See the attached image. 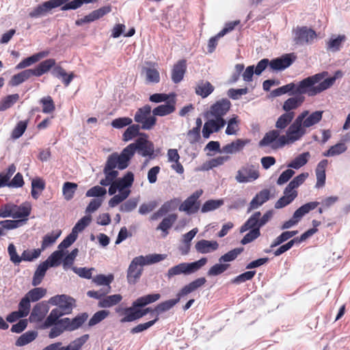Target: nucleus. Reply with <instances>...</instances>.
Wrapping results in <instances>:
<instances>
[{
	"label": "nucleus",
	"instance_id": "58",
	"mask_svg": "<svg viewBox=\"0 0 350 350\" xmlns=\"http://www.w3.org/2000/svg\"><path fill=\"white\" fill-rule=\"evenodd\" d=\"M243 251V247H237V248H234L230 251H229L228 252H227L226 254L222 255L219 258V262L220 263L221 262H231V261H233L234 260H235L237 256Z\"/></svg>",
	"mask_w": 350,
	"mask_h": 350
},
{
	"label": "nucleus",
	"instance_id": "35",
	"mask_svg": "<svg viewBox=\"0 0 350 350\" xmlns=\"http://www.w3.org/2000/svg\"><path fill=\"white\" fill-rule=\"evenodd\" d=\"M52 74L54 77L62 79V82L66 87L70 85V82L75 77L73 72L68 74L64 69L59 66L54 67L52 70Z\"/></svg>",
	"mask_w": 350,
	"mask_h": 350
},
{
	"label": "nucleus",
	"instance_id": "49",
	"mask_svg": "<svg viewBox=\"0 0 350 350\" xmlns=\"http://www.w3.org/2000/svg\"><path fill=\"white\" fill-rule=\"evenodd\" d=\"M38 336L36 331H29L22 334L16 341V345L22 347L34 340Z\"/></svg>",
	"mask_w": 350,
	"mask_h": 350
},
{
	"label": "nucleus",
	"instance_id": "51",
	"mask_svg": "<svg viewBox=\"0 0 350 350\" xmlns=\"http://www.w3.org/2000/svg\"><path fill=\"white\" fill-rule=\"evenodd\" d=\"M46 294V288L37 287L30 290L25 296L27 297L30 301L35 302L44 297Z\"/></svg>",
	"mask_w": 350,
	"mask_h": 350
},
{
	"label": "nucleus",
	"instance_id": "25",
	"mask_svg": "<svg viewBox=\"0 0 350 350\" xmlns=\"http://www.w3.org/2000/svg\"><path fill=\"white\" fill-rule=\"evenodd\" d=\"M49 311V306L46 303L40 302L35 305L29 317L31 322L41 321Z\"/></svg>",
	"mask_w": 350,
	"mask_h": 350
},
{
	"label": "nucleus",
	"instance_id": "27",
	"mask_svg": "<svg viewBox=\"0 0 350 350\" xmlns=\"http://www.w3.org/2000/svg\"><path fill=\"white\" fill-rule=\"evenodd\" d=\"M270 198V191L268 189H263L258 193L250 203L248 212L258 208L265 202L268 201Z\"/></svg>",
	"mask_w": 350,
	"mask_h": 350
},
{
	"label": "nucleus",
	"instance_id": "24",
	"mask_svg": "<svg viewBox=\"0 0 350 350\" xmlns=\"http://www.w3.org/2000/svg\"><path fill=\"white\" fill-rule=\"evenodd\" d=\"M219 248V243L216 241L201 239L195 245L196 250L200 254L212 253Z\"/></svg>",
	"mask_w": 350,
	"mask_h": 350
},
{
	"label": "nucleus",
	"instance_id": "33",
	"mask_svg": "<svg viewBox=\"0 0 350 350\" xmlns=\"http://www.w3.org/2000/svg\"><path fill=\"white\" fill-rule=\"evenodd\" d=\"M304 100V98L301 96L297 95L294 97L288 98L283 104L282 109L286 113H291L292 110L296 109L301 105Z\"/></svg>",
	"mask_w": 350,
	"mask_h": 350
},
{
	"label": "nucleus",
	"instance_id": "1",
	"mask_svg": "<svg viewBox=\"0 0 350 350\" xmlns=\"http://www.w3.org/2000/svg\"><path fill=\"white\" fill-rule=\"evenodd\" d=\"M231 107V103L227 98H222L210 107L207 112L208 120L204 123L202 129V136L208 139L211 134L218 132L226 124L223 116L227 113Z\"/></svg>",
	"mask_w": 350,
	"mask_h": 350
},
{
	"label": "nucleus",
	"instance_id": "5",
	"mask_svg": "<svg viewBox=\"0 0 350 350\" xmlns=\"http://www.w3.org/2000/svg\"><path fill=\"white\" fill-rule=\"evenodd\" d=\"M301 118L297 117L288 127L286 134L281 135L276 142L274 148H282L286 144H293L300 140L307 133V131L301 123Z\"/></svg>",
	"mask_w": 350,
	"mask_h": 350
},
{
	"label": "nucleus",
	"instance_id": "52",
	"mask_svg": "<svg viewBox=\"0 0 350 350\" xmlns=\"http://www.w3.org/2000/svg\"><path fill=\"white\" fill-rule=\"evenodd\" d=\"M77 184L70 182H66L63 185L62 193L66 200L69 201L73 198L74 194L77 189Z\"/></svg>",
	"mask_w": 350,
	"mask_h": 350
},
{
	"label": "nucleus",
	"instance_id": "10",
	"mask_svg": "<svg viewBox=\"0 0 350 350\" xmlns=\"http://www.w3.org/2000/svg\"><path fill=\"white\" fill-rule=\"evenodd\" d=\"M151 107L146 105L139 108L134 116V120L143 130H150L156 124L157 118L151 116Z\"/></svg>",
	"mask_w": 350,
	"mask_h": 350
},
{
	"label": "nucleus",
	"instance_id": "36",
	"mask_svg": "<svg viewBox=\"0 0 350 350\" xmlns=\"http://www.w3.org/2000/svg\"><path fill=\"white\" fill-rule=\"evenodd\" d=\"M177 219V215L170 214L163 219L159 225L157 227V230H161L163 233V237H166L169 232V229L172 228L173 224Z\"/></svg>",
	"mask_w": 350,
	"mask_h": 350
},
{
	"label": "nucleus",
	"instance_id": "4",
	"mask_svg": "<svg viewBox=\"0 0 350 350\" xmlns=\"http://www.w3.org/2000/svg\"><path fill=\"white\" fill-rule=\"evenodd\" d=\"M206 282V280L204 278H199L183 287L177 293V297L176 299H169L158 304L154 309V312L157 313V317H159V314L172 308L179 302L182 297L195 291L198 288L203 286Z\"/></svg>",
	"mask_w": 350,
	"mask_h": 350
},
{
	"label": "nucleus",
	"instance_id": "14",
	"mask_svg": "<svg viewBox=\"0 0 350 350\" xmlns=\"http://www.w3.org/2000/svg\"><path fill=\"white\" fill-rule=\"evenodd\" d=\"M70 0H49L33 8L29 14V17L38 18L46 16L52 9L65 5Z\"/></svg>",
	"mask_w": 350,
	"mask_h": 350
},
{
	"label": "nucleus",
	"instance_id": "32",
	"mask_svg": "<svg viewBox=\"0 0 350 350\" xmlns=\"http://www.w3.org/2000/svg\"><path fill=\"white\" fill-rule=\"evenodd\" d=\"M137 308H141L140 306H134L133 304L132 306L125 308L124 309V317L120 319L121 323L132 322L140 319L139 309Z\"/></svg>",
	"mask_w": 350,
	"mask_h": 350
},
{
	"label": "nucleus",
	"instance_id": "38",
	"mask_svg": "<svg viewBox=\"0 0 350 350\" xmlns=\"http://www.w3.org/2000/svg\"><path fill=\"white\" fill-rule=\"evenodd\" d=\"M175 102L169 101L165 104L159 105L152 110V114L156 116H164L172 113L175 111Z\"/></svg>",
	"mask_w": 350,
	"mask_h": 350
},
{
	"label": "nucleus",
	"instance_id": "16",
	"mask_svg": "<svg viewBox=\"0 0 350 350\" xmlns=\"http://www.w3.org/2000/svg\"><path fill=\"white\" fill-rule=\"evenodd\" d=\"M75 300L66 295H55L51 297L49 303L53 306H58L57 308L59 309L64 314H70L72 310Z\"/></svg>",
	"mask_w": 350,
	"mask_h": 350
},
{
	"label": "nucleus",
	"instance_id": "63",
	"mask_svg": "<svg viewBox=\"0 0 350 350\" xmlns=\"http://www.w3.org/2000/svg\"><path fill=\"white\" fill-rule=\"evenodd\" d=\"M223 200H210L206 201L201 208L202 213H207L214 211L223 205Z\"/></svg>",
	"mask_w": 350,
	"mask_h": 350
},
{
	"label": "nucleus",
	"instance_id": "57",
	"mask_svg": "<svg viewBox=\"0 0 350 350\" xmlns=\"http://www.w3.org/2000/svg\"><path fill=\"white\" fill-rule=\"evenodd\" d=\"M297 233V230L283 232L280 235H279L273 240V241L271 244V247H275L282 244L284 241L288 240L289 239L296 235Z\"/></svg>",
	"mask_w": 350,
	"mask_h": 350
},
{
	"label": "nucleus",
	"instance_id": "60",
	"mask_svg": "<svg viewBox=\"0 0 350 350\" xmlns=\"http://www.w3.org/2000/svg\"><path fill=\"white\" fill-rule=\"evenodd\" d=\"M92 217L90 215H85L79 219L72 230V232L78 237L79 232H81L91 222Z\"/></svg>",
	"mask_w": 350,
	"mask_h": 350
},
{
	"label": "nucleus",
	"instance_id": "11",
	"mask_svg": "<svg viewBox=\"0 0 350 350\" xmlns=\"http://www.w3.org/2000/svg\"><path fill=\"white\" fill-rule=\"evenodd\" d=\"M273 214V211H267L262 216L260 211L255 212L241 227L240 232L243 233L254 226H257L260 229L272 218Z\"/></svg>",
	"mask_w": 350,
	"mask_h": 350
},
{
	"label": "nucleus",
	"instance_id": "45",
	"mask_svg": "<svg viewBox=\"0 0 350 350\" xmlns=\"http://www.w3.org/2000/svg\"><path fill=\"white\" fill-rule=\"evenodd\" d=\"M161 298L159 293L149 294L143 297H140L133 301L134 306L144 307L149 304L157 301Z\"/></svg>",
	"mask_w": 350,
	"mask_h": 350
},
{
	"label": "nucleus",
	"instance_id": "15",
	"mask_svg": "<svg viewBox=\"0 0 350 350\" xmlns=\"http://www.w3.org/2000/svg\"><path fill=\"white\" fill-rule=\"evenodd\" d=\"M294 42L299 45L310 44L317 38L316 32L307 27H297L293 31Z\"/></svg>",
	"mask_w": 350,
	"mask_h": 350
},
{
	"label": "nucleus",
	"instance_id": "8",
	"mask_svg": "<svg viewBox=\"0 0 350 350\" xmlns=\"http://www.w3.org/2000/svg\"><path fill=\"white\" fill-rule=\"evenodd\" d=\"M207 262L206 258H202L200 260L193 262H181L170 268L166 273L168 279L183 274L188 275L198 271L201 267L204 266Z\"/></svg>",
	"mask_w": 350,
	"mask_h": 350
},
{
	"label": "nucleus",
	"instance_id": "37",
	"mask_svg": "<svg viewBox=\"0 0 350 350\" xmlns=\"http://www.w3.org/2000/svg\"><path fill=\"white\" fill-rule=\"evenodd\" d=\"M280 136L278 130H272L265 135L263 138L260 141L259 146L263 147L271 144V147L275 148L273 145H275Z\"/></svg>",
	"mask_w": 350,
	"mask_h": 350
},
{
	"label": "nucleus",
	"instance_id": "62",
	"mask_svg": "<svg viewBox=\"0 0 350 350\" xmlns=\"http://www.w3.org/2000/svg\"><path fill=\"white\" fill-rule=\"evenodd\" d=\"M250 230V232H247L241 241L243 245L251 243L260 235V229L257 226L252 227Z\"/></svg>",
	"mask_w": 350,
	"mask_h": 350
},
{
	"label": "nucleus",
	"instance_id": "46",
	"mask_svg": "<svg viewBox=\"0 0 350 350\" xmlns=\"http://www.w3.org/2000/svg\"><path fill=\"white\" fill-rule=\"evenodd\" d=\"M310 154L309 152H306L302 154H300L297 157L295 158L290 163L287 165L288 167L293 168V169H299L304 165H306L310 158Z\"/></svg>",
	"mask_w": 350,
	"mask_h": 350
},
{
	"label": "nucleus",
	"instance_id": "61",
	"mask_svg": "<svg viewBox=\"0 0 350 350\" xmlns=\"http://www.w3.org/2000/svg\"><path fill=\"white\" fill-rule=\"evenodd\" d=\"M295 89V83H290L282 87H280L274 90H273L271 93V96L273 97L280 96L286 93H290L291 94H294Z\"/></svg>",
	"mask_w": 350,
	"mask_h": 350
},
{
	"label": "nucleus",
	"instance_id": "44",
	"mask_svg": "<svg viewBox=\"0 0 350 350\" xmlns=\"http://www.w3.org/2000/svg\"><path fill=\"white\" fill-rule=\"evenodd\" d=\"M129 126L122 135L124 142H128L138 135H143L147 137L146 134L139 133V130L142 129L139 124H130Z\"/></svg>",
	"mask_w": 350,
	"mask_h": 350
},
{
	"label": "nucleus",
	"instance_id": "30",
	"mask_svg": "<svg viewBox=\"0 0 350 350\" xmlns=\"http://www.w3.org/2000/svg\"><path fill=\"white\" fill-rule=\"evenodd\" d=\"M319 204V202H310L302 205L293 213V219L296 220L295 221L299 223V221L306 214L316 208Z\"/></svg>",
	"mask_w": 350,
	"mask_h": 350
},
{
	"label": "nucleus",
	"instance_id": "55",
	"mask_svg": "<svg viewBox=\"0 0 350 350\" xmlns=\"http://www.w3.org/2000/svg\"><path fill=\"white\" fill-rule=\"evenodd\" d=\"M96 0H70L61 8V10L66 11L69 10H77L82 6L84 3H91Z\"/></svg>",
	"mask_w": 350,
	"mask_h": 350
},
{
	"label": "nucleus",
	"instance_id": "19",
	"mask_svg": "<svg viewBox=\"0 0 350 350\" xmlns=\"http://www.w3.org/2000/svg\"><path fill=\"white\" fill-rule=\"evenodd\" d=\"M202 194V190L195 191L191 196L187 198L180 206L179 210L185 211L187 214H193L199 209V204L197 200Z\"/></svg>",
	"mask_w": 350,
	"mask_h": 350
},
{
	"label": "nucleus",
	"instance_id": "22",
	"mask_svg": "<svg viewBox=\"0 0 350 350\" xmlns=\"http://www.w3.org/2000/svg\"><path fill=\"white\" fill-rule=\"evenodd\" d=\"M31 205L27 202L23 203L19 206L13 204L11 217L21 219L20 220H23V222L25 221L31 213Z\"/></svg>",
	"mask_w": 350,
	"mask_h": 350
},
{
	"label": "nucleus",
	"instance_id": "50",
	"mask_svg": "<svg viewBox=\"0 0 350 350\" xmlns=\"http://www.w3.org/2000/svg\"><path fill=\"white\" fill-rule=\"evenodd\" d=\"M62 232L61 230H55L52 232L51 233L46 234L43 237L41 248V251L44 250L46 248L53 244L57 238L60 236Z\"/></svg>",
	"mask_w": 350,
	"mask_h": 350
},
{
	"label": "nucleus",
	"instance_id": "28",
	"mask_svg": "<svg viewBox=\"0 0 350 350\" xmlns=\"http://www.w3.org/2000/svg\"><path fill=\"white\" fill-rule=\"evenodd\" d=\"M186 70L185 60H180L174 66L172 72V80L174 83L180 82L184 77Z\"/></svg>",
	"mask_w": 350,
	"mask_h": 350
},
{
	"label": "nucleus",
	"instance_id": "6",
	"mask_svg": "<svg viewBox=\"0 0 350 350\" xmlns=\"http://www.w3.org/2000/svg\"><path fill=\"white\" fill-rule=\"evenodd\" d=\"M327 76L328 72L324 71L308 77L298 83H295L294 94L299 96L306 93L309 96H314L319 94L320 92H316V88L319 86V83L322 80Z\"/></svg>",
	"mask_w": 350,
	"mask_h": 350
},
{
	"label": "nucleus",
	"instance_id": "54",
	"mask_svg": "<svg viewBox=\"0 0 350 350\" xmlns=\"http://www.w3.org/2000/svg\"><path fill=\"white\" fill-rule=\"evenodd\" d=\"M19 99L18 94L8 95L0 102V111H5L13 106Z\"/></svg>",
	"mask_w": 350,
	"mask_h": 350
},
{
	"label": "nucleus",
	"instance_id": "3",
	"mask_svg": "<svg viewBox=\"0 0 350 350\" xmlns=\"http://www.w3.org/2000/svg\"><path fill=\"white\" fill-rule=\"evenodd\" d=\"M164 254H149L139 256L134 258L127 270V280L129 283L135 284L142 275L144 265H152L160 262L165 258Z\"/></svg>",
	"mask_w": 350,
	"mask_h": 350
},
{
	"label": "nucleus",
	"instance_id": "20",
	"mask_svg": "<svg viewBox=\"0 0 350 350\" xmlns=\"http://www.w3.org/2000/svg\"><path fill=\"white\" fill-rule=\"evenodd\" d=\"M111 11L110 5L103 6L98 10L92 11L89 14L85 16L83 18H79L76 21L75 24L78 26L82 25L84 23L93 22L97 19L100 18L105 14Z\"/></svg>",
	"mask_w": 350,
	"mask_h": 350
},
{
	"label": "nucleus",
	"instance_id": "64",
	"mask_svg": "<svg viewBox=\"0 0 350 350\" xmlns=\"http://www.w3.org/2000/svg\"><path fill=\"white\" fill-rule=\"evenodd\" d=\"M40 103L42 105V112L44 113H52L55 109L54 102L49 96L42 98Z\"/></svg>",
	"mask_w": 350,
	"mask_h": 350
},
{
	"label": "nucleus",
	"instance_id": "47",
	"mask_svg": "<svg viewBox=\"0 0 350 350\" xmlns=\"http://www.w3.org/2000/svg\"><path fill=\"white\" fill-rule=\"evenodd\" d=\"M90 336L88 334H84L73 341L66 347H62L61 350H81L83 345L88 340Z\"/></svg>",
	"mask_w": 350,
	"mask_h": 350
},
{
	"label": "nucleus",
	"instance_id": "31",
	"mask_svg": "<svg viewBox=\"0 0 350 350\" xmlns=\"http://www.w3.org/2000/svg\"><path fill=\"white\" fill-rule=\"evenodd\" d=\"M346 40L347 37L345 35H338L336 37L332 36L326 43V49L332 52L338 51Z\"/></svg>",
	"mask_w": 350,
	"mask_h": 350
},
{
	"label": "nucleus",
	"instance_id": "43",
	"mask_svg": "<svg viewBox=\"0 0 350 350\" xmlns=\"http://www.w3.org/2000/svg\"><path fill=\"white\" fill-rule=\"evenodd\" d=\"M48 269L49 267L46 265V262H43L38 265L33 277V286H37L42 282Z\"/></svg>",
	"mask_w": 350,
	"mask_h": 350
},
{
	"label": "nucleus",
	"instance_id": "53",
	"mask_svg": "<svg viewBox=\"0 0 350 350\" xmlns=\"http://www.w3.org/2000/svg\"><path fill=\"white\" fill-rule=\"evenodd\" d=\"M55 60L54 59H48L42 62L37 67L35 68L37 77H40L47 72L51 68L55 66Z\"/></svg>",
	"mask_w": 350,
	"mask_h": 350
},
{
	"label": "nucleus",
	"instance_id": "12",
	"mask_svg": "<svg viewBox=\"0 0 350 350\" xmlns=\"http://www.w3.org/2000/svg\"><path fill=\"white\" fill-rule=\"evenodd\" d=\"M133 145H129L123 149L122 152L118 154V153H113L109 156L107 161H109V165L117 167L119 170H124L129 165V162L134 153L132 150Z\"/></svg>",
	"mask_w": 350,
	"mask_h": 350
},
{
	"label": "nucleus",
	"instance_id": "26",
	"mask_svg": "<svg viewBox=\"0 0 350 350\" xmlns=\"http://www.w3.org/2000/svg\"><path fill=\"white\" fill-rule=\"evenodd\" d=\"M250 142V140L237 139V140L224 146L221 152L226 154H235L240 152L244 146Z\"/></svg>",
	"mask_w": 350,
	"mask_h": 350
},
{
	"label": "nucleus",
	"instance_id": "17",
	"mask_svg": "<svg viewBox=\"0 0 350 350\" xmlns=\"http://www.w3.org/2000/svg\"><path fill=\"white\" fill-rule=\"evenodd\" d=\"M323 111H316L310 113L309 111L304 110L300 113L297 117L301 118V123L306 129L310 128L318 124L322 119Z\"/></svg>",
	"mask_w": 350,
	"mask_h": 350
},
{
	"label": "nucleus",
	"instance_id": "7",
	"mask_svg": "<svg viewBox=\"0 0 350 350\" xmlns=\"http://www.w3.org/2000/svg\"><path fill=\"white\" fill-rule=\"evenodd\" d=\"M308 176V173H301L295 177L286 187L284 196L275 204V208H282L291 204L297 196L296 189L299 187Z\"/></svg>",
	"mask_w": 350,
	"mask_h": 350
},
{
	"label": "nucleus",
	"instance_id": "40",
	"mask_svg": "<svg viewBox=\"0 0 350 350\" xmlns=\"http://www.w3.org/2000/svg\"><path fill=\"white\" fill-rule=\"evenodd\" d=\"M47 55H48V53L45 52V51H42V52H40L36 54H34L27 58L24 59L23 61H21L18 64L16 65V69H23L26 67L30 66L32 64L38 62L40 59L46 57Z\"/></svg>",
	"mask_w": 350,
	"mask_h": 350
},
{
	"label": "nucleus",
	"instance_id": "56",
	"mask_svg": "<svg viewBox=\"0 0 350 350\" xmlns=\"http://www.w3.org/2000/svg\"><path fill=\"white\" fill-rule=\"evenodd\" d=\"M63 315L64 314L59 311V309L57 308L53 309L44 321V326L49 327L56 324L59 321V318Z\"/></svg>",
	"mask_w": 350,
	"mask_h": 350
},
{
	"label": "nucleus",
	"instance_id": "59",
	"mask_svg": "<svg viewBox=\"0 0 350 350\" xmlns=\"http://www.w3.org/2000/svg\"><path fill=\"white\" fill-rule=\"evenodd\" d=\"M347 146L345 143H338L332 146L327 152L323 153L325 157H334L340 154L347 150Z\"/></svg>",
	"mask_w": 350,
	"mask_h": 350
},
{
	"label": "nucleus",
	"instance_id": "39",
	"mask_svg": "<svg viewBox=\"0 0 350 350\" xmlns=\"http://www.w3.org/2000/svg\"><path fill=\"white\" fill-rule=\"evenodd\" d=\"M214 90V87L212 84L206 81H199L196 87V94L200 96L202 98H206Z\"/></svg>",
	"mask_w": 350,
	"mask_h": 350
},
{
	"label": "nucleus",
	"instance_id": "9",
	"mask_svg": "<svg viewBox=\"0 0 350 350\" xmlns=\"http://www.w3.org/2000/svg\"><path fill=\"white\" fill-rule=\"evenodd\" d=\"M259 177V165L247 163L237 172L235 180L239 183H247L254 182Z\"/></svg>",
	"mask_w": 350,
	"mask_h": 350
},
{
	"label": "nucleus",
	"instance_id": "2",
	"mask_svg": "<svg viewBox=\"0 0 350 350\" xmlns=\"http://www.w3.org/2000/svg\"><path fill=\"white\" fill-rule=\"evenodd\" d=\"M134 181V175L131 172H128L122 177L115 180L114 183L109 187L108 193L113 196L109 201L110 207H115L125 200L130 195V187Z\"/></svg>",
	"mask_w": 350,
	"mask_h": 350
},
{
	"label": "nucleus",
	"instance_id": "41",
	"mask_svg": "<svg viewBox=\"0 0 350 350\" xmlns=\"http://www.w3.org/2000/svg\"><path fill=\"white\" fill-rule=\"evenodd\" d=\"M295 117V112L284 113L275 122V128L277 130L285 129L293 121Z\"/></svg>",
	"mask_w": 350,
	"mask_h": 350
},
{
	"label": "nucleus",
	"instance_id": "42",
	"mask_svg": "<svg viewBox=\"0 0 350 350\" xmlns=\"http://www.w3.org/2000/svg\"><path fill=\"white\" fill-rule=\"evenodd\" d=\"M122 297L120 294L106 296L100 299L98 302V306L101 308H110L121 301Z\"/></svg>",
	"mask_w": 350,
	"mask_h": 350
},
{
	"label": "nucleus",
	"instance_id": "29",
	"mask_svg": "<svg viewBox=\"0 0 350 350\" xmlns=\"http://www.w3.org/2000/svg\"><path fill=\"white\" fill-rule=\"evenodd\" d=\"M319 204V202H310L302 205L293 213V219L296 220L295 221L299 223V221L306 214L316 208Z\"/></svg>",
	"mask_w": 350,
	"mask_h": 350
},
{
	"label": "nucleus",
	"instance_id": "48",
	"mask_svg": "<svg viewBox=\"0 0 350 350\" xmlns=\"http://www.w3.org/2000/svg\"><path fill=\"white\" fill-rule=\"evenodd\" d=\"M64 256V252L62 250H57L53 252L48 258L44 261L49 267H57L60 264L61 260Z\"/></svg>",
	"mask_w": 350,
	"mask_h": 350
},
{
	"label": "nucleus",
	"instance_id": "21",
	"mask_svg": "<svg viewBox=\"0 0 350 350\" xmlns=\"http://www.w3.org/2000/svg\"><path fill=\"white\" fill-rule=\"evenodd\" d=\"M147 66H143L142 74L145 75L147 83H157L160 81V74L154 64L147 62Z\"/></svg>",
	"mask_w": 350,
	"mask_h": 350
},
{
	"label": "nucleus",
	"instance_id": "23",
	"mask_svg": "<svg viewBox=\"0 0 350 350\" xmlns=\"http://www.w3.org/2000/svg\"><path fill=\"white\" fill-rule=\"evenodd\" d=\"M179 202V200L176 198L165 202L157 212L154 213L151 215L150 219L157 220L167 214L168 212L174 211L177 208Z\"/></svg>",
	"mask_w": 350,
	"mask_h": 350
},
{
	"label": "nucleus",
	"instance_id": "13",
	"mask_svg": "<svg viewBox=\"0 0 350 350\" xmlns=\"http://www.w3.org/2000/svg\"><path fill=\"white\" fill-rule=\"evenodd\" d=\"M129 145H133L132 150L133 153L137 151L141 156L148 157L150 159L155 157L154 144L152 142L148 140L146 137H140L135 143Z\"/></svg>",
	"mask_w": 350,
	"mask_h": 350
},
{
	"label": "nucleus",
	"instance_id": "34",
	"mask_svg": "<svg viewBox=\"0 0 350 350\" xmlns=\"http://www.w3.org/2000/svg\"><path fill=\"white\" fill-rule=\"evenodd\" d=\"M342 72L340 70H337L335 72L334 75L332 77H325L322 80V81L319 83V86L316 88V92H322L329 88H331L335 83L337 79H340L342 77Z\"/></svg>",
	"mask_w": 350,
	"mask_h": 350
},
{
	"label": "nucleus",
	"instance_id": "18",
	"mask_svg": "<svg viewBox=\"0 0 350 350\" xmlns=\"http://www.w3.org/2000/svg\"><path fill=\"white\" fill-rule=\"evenodd\" d=\"M293 54H285L269 61V69L272 71H280L288 68L294 62Z\"/></svg>",
	"mask_w": 350,
	"mask_h": 350
}]
</instances>
